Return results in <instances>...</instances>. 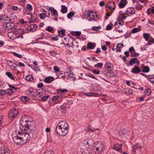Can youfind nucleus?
<instances>
[{"label":"nucleus","mask_w":154,"mask_h":154,"mask_svg":"<svg viewBox=\"0 0 154 154\" xmlns=\"http://www.w3.org/2000/svg\"><path fill=\"white\" fill-rule=\"evenodd\" d=\"M20 128L21 131H18L22 139L24 144L28 142L30 140L29 133H31L35 128L36 125L33 121H30L25 116H23L20 119Z\"/></svg>","instance_id":"obj_1"},{"label":"nucleus","mask_w":154,"mask_h":154,"mask_svg":"<svg viewBox=\"0 0 154 154\" xmlns=\"http://www.w3.org/2000/svg\"><path fill=\"white\" fill-rule=\"evenodd\" d=\"M69 125L65 121H61L56 127V131L60 136H65L68 131Z\"/></svg>","instance_id":"obj_2"},{"label":"nucleus","mask_w":154,"mask_h":154,"mask_svg":"<svg viewBox=\"0 0 154 154\" xmlns=\"http://www.w3.org/2000/svg\"><path fill=\"white\" fill-rule=\"evenodd\" d=\"M12 136L14 143L18 145H22L24 144L22 141L21 137L20 136V133L16 134L15 132H13L12 134Z\"/></svg>","instance_id":"obj_3"},{"label":"nucleus","mask_w":154,"mask_h":154,"mask_svg":"<svg viewBox=\"0 0 154 154\" xmlns=\"http://www.w3.org/2000/svg\"><path fill=\"white\" fill-rule=\"evenodd\" d=\"M19 114V112L17 109L15 108L11 110L8 113L9 117L12 120L16 117Z\"/></svg>","instance_id":"obj_4"},{"label":"nucleus","mask_w":154,"mask_h":154,"mask_svg":"<svg viewBox=\"0 0 154 154\" xmlns=\"http://www.w3.org/2000/svg\"><path fill=\"white\" fill-rule=\"evenodd\" d=\"M16 27L15 24L11 22L5 23L3 26L4 29L7 30H10L12 29L14 30Z\"/></svg>","instance_id":"obj_5"},{"label":"nucleus","mask_w":154,"mask_h":154,"mask_svg":"<svg viewBox=\"0 0 154 154\" xmlns=\"http://www.w3.org/2000/svg\"><path fill=\"white\" fill-rule=\"evenodd\" d=\"M93 146L96 148L95 150L97 151H98L100 152H102L104 149V146L101 143H99L98 142L94 143Z\"/></svg>","instance_id":"obj_6"},{"label":"nucleus","mask_w":154,"mask_h":154,"mask_svg":"<svg viewBox=\"0 0 154 154\" xmlns=\"http://www.w3.org/2000/svg\"><path fill=\"white\" fill-rule=\"evenodd\" d=\"M14 30L17 35L18 36V38H23L22 35L25 33L24 30L21 28H18L16 27L14 28Z\"/></svg>","instance_id":"obj_7"},{"label":"nucleus","mask_w":154,"mask_h":154,"mask_svg":"<svg viewBox=\"0 0 154 154\" xmlns=\"http://www.w3.org/2000/svg\"><path fill=\"white\" fill-rule=\"evenodd\" d=\"M8 65L10 68L13 70H17V65L14 62L11 60H8L7 61Z\"/></svg>","instance_id":"obj_8"},{"label":"nucleus","mask_w":154,"mask_h":154,"mask_svg":"<svg viewBox=\"0 0 154 154\" xmlns=\"http://www.w3.org/2000/svg\"><path fill=\"white\" fill-rule=\"evenodd\" d=\"M14 31L9 32L8 34V37L11 39L14 40L15 39L18 38V36L17 35L14 29L13 30Z\"/></svg>","instance_id":"obj_9"},{"label":"nucleus","mask_w":154,"mask_h":154,"mask_svg":"<svg viewBox=\"0 0 154 154\" xmlns=\"http://www.w3.org/2000/svg\"><path fill=\"white\" fill-rule=\"evenodd\" d=\"M0 152L2 154H11V152L9 149L5 146L0 148Z\"/></svg>","instance_id":"obj_10"},{"label":"nucleus","mask_w":154,"mask_h":154,"mask_svg":"<svg viewBox=\"0 0 154 154\" xmlns=\"http://www.w3.org/2000/svg\"><path fill=\"white\" fill-rule=\"evenodd\" d=\"M31 15V17L29 20L28 22L29 23H34L36 20L37 18V14L34 12Z\"/></svg>","instance_id":"obj_11"},{"label":"nucleus","mask_w":154,"mask_h":154,"mask_svg":"<svg viewBox=\"0 0 154 154\" xmlns=\"http://www.w3.org/2000/svg\"><path fill=\"white\" fill-rule=\"evenodd\" d=\"M91 139H86L83 140V144L84 146H85L86 148H89L91 144Z\"/></svg>","instance_id":"obj_12"},{"label":"nucleus","mask_w":154,"mask_h":154,"mask_svg":"<svg viewBox=\"0 0 154 154\" xmlns=\"http://www.w3.org/2000/svg\"><path fill=\"white\" fill-rule=\"evenodd\" d=\"M126 12L127 15L130 16L135 13V9L133 8H128L126 10Z\"/></svg>","instance_id":"obj_13"},{"label":"nucleus","mask_w":154,"mask_h":154,"mask_svg":"<svg viewBox=\"0 0 154 154\" xmlns=\"http://www.w3.org/2000/svg\"><path fill=\"white\" fill-rule=\"evenodd\" d=\"M131 72L132 73L137 74L141 72V70L140 69L139 66L137 65H135L133 69H132Z\"/></svg>","instance_id":"obj_14"},{"label":"nucleus","mask_w":154,"mask_h":154,"mask_svg":"<svg viewBox=\"0 0 154 154\" xmlns=\"http://www.w3.org/2000/svg\"><path fill=\"white\" fill-rule=\"evenodd\" d=\"M37 94L39 97H41L46 94L45 91L43 88H41L37 90Z\"/></svg>","instance_id":"obj_15"},{"label":"nucleus","mask_w":154,"mask_h":154,"mask_svg":"<svg viewBox=\"0 0 154 154\" xmlns=\"http://www.w3.org/2000/svg\"><path fill=\"white\" fill-rule=\"evenodd\" d=\"M26 94L28 96L34 97H35L36 94L33 91L32 89H29L26 92Z\"/></svg>","instance_id":"obj_16"},{"label":"nucleus","mask_w":154,"mask_h":154,"mask_svg":"<svg viewBox=\"0 0 154 154\" xmlns=\"http://www.w3.org/2000/svg\"><path fill=\"white\" fill-rule=\"evenodd\" d=\"M49 9L51 11L52 16H54L55 17H56L58 16V12L57 11L54 9L53 7H49Z\"/></svg>","instance_id":"obj_17"},{"label":"nucleus","mask_w":154,"mask_h":154,"mask_svg":"<svg viewBox=\"0 0 154 154\" xmlns=\"http://www.w3.org/2000/svg\"><path fill=\"white\" fill-rule=\"evenodd\" d=\"M122 144L118 143H116L113 147V149L116 150L121 152L122 151Z\"/></svg>","instance_id":"obj_18"},{"label":"nucleus","mask_w":154,"mask_h":154,"mask_svg":"<svg viewBox=\"0 0 154 154\" xmlns=\"http://www.w3.org/2000/svg\"><path fill=\"white\" fill-rule=\"evenodd\" d=\"M37 28V26L35 24H31L29 26L27 27L28 30L31 32L35 31Z\"/></svg>","instance_id":"obj_19"},{"label":"nucleus","mask_w":154,"mask_h":154,"mask_svg":"<svg viewBox=\"0 0 154 154\" xmlns=\"http://www.w3.org/2000/svg\"><path fill=\"white\" fill-rule=\"evenodd\" d=\"M54 78L51 76H49L46 77L44 79V82L47 83H50L53 81L54 80Z\"/></svg>","instance_id":"obj_20"},{"label":"nucleus","mask_w":154,"mask_h":154,"mask_svg":"<svg viewBox=\"0 0 154 154\" xmlns=\"http://www.w3.org/2000/svg\"><path fill=\"white\" fill-rule=\"evenodd\" d=\"M107 7L109 10L115 9L116 6L115 5V3L113 2H109L107 5Z\"/></svg>","instance_id":"obj_21"},{"label":"nucleus","mask_w":154,"mask_h":154,"mask_svg":"<svg viewBox=\"0 0 154 154\" xmlns=\"http://www.w3.org/2000/svg\"><path fill=\"white\" fill-rule=\"evenodd\" d=\"M127 4V2L126 0H121L119 4V6L120 8H122L125 6Z\"/></svg>","instance_id":"obj_22"},{"label":"nucleus","mask_w":154,"mask_h":154,"mask_svg":"<svg viewBox=\"0 0 154 154\" xmlns=\"http://www.w3.org/2000/svg\"><path fill=\"white\" fill-rule=\"evenodd\" d=\"M104 67L106 69H107L109 71L111 70L113 68L112 65L109 62L106 63L105 64Z\"/></svg>","instance_id":"obj_23"},{"label":"nucleus","mask_w":154,"mask_h":154,"mask_svg":"<svg viewBox=\"0 0 154 154\" xmlns=\"http://www.w3.org/2000/svg\"><path fill=\"white\" fill-rule=\"evenodd\" d=\"M85 95L89 97L94 96L95 97H99L100 95L98 93L93 92H88L85 93Z\"/></svg>","instance_id":"obj_24"},{"label":"nucleus","mask_w":154,"mask_h":154,"mask_svg":"<svg viewBox=\"0 0 154 154\" xmlns=\"http://www.w3.org/2000/svg\"><path fill=\"white\" fill-rule=\"evenodd\" d=\"M92 89L97 92L100 91L101 89V87L97 84L94 85L92 87Z\"/></svg>","instance_id":"obj_25"},{"label":"nucleus","mask_w":154,"mask_h":154,"mask_svg":"<svg viewBox=\"0 0 154 154\" xmlns=\"http://www.w3.org/2000/svg\"><path fill=\"white\" fill-rule=\"evenodd\" d=\"M67 72L68 74V77L69 78H72L74 76L73 72L70 68H68L67 70Z\"/></svg>","instance_id":"obj_26"},{"label":"nucleus","mask_w":154,"mask_h":154,"mask_svg":"<svg viewBox=\"0 0 154 154\" xmlns=\"http://www.w3.org/2000/svg\"><path fill=\"white\" fill-rule=\"evenodd\" d=\"M143 36L145 41H148L149 38H150L152 37L150 36V34L148 33H143Z\"/></svg>","instance_id":"obj_27"},{"label":"nucleus","mask_w":154,"mask_h":154,"mask_svg":"<svg viewBox=\"0 0 154 154\" xmlns=\"http://www.w3.org/2000/svg\"><path fill=\"white\" fill-rule=\"evenodd\" d=\"M147 14L149 15H150L152 14H154V7L152 6L151 8H149L147 10Z\"/></svg>","instance_id":"obj_28"},{"label":"nucleus","mask_w":154,"mask_h":154,"mask_svg":"<svg viewBox=\"0 0 154 154\" xmlns=\"http://www.w3.org/2000/svg\"><path fill=\"white\" fill-rule=\"evenodd\" d=\"M95 44L91 42H89L87 44V47L88 49H93L95 47Z\"/></svg>","instance_id":"obj_29"},{"label":"nucleus","mask_w":154,"mask_h":154,"mask_svg":"<svg viewBox=\"0 0 154 154\" xmlns=\"http://www.w3.org/2000/svg\"><path fill=\"white\" fill-rule=\"evenodd\" d=\"M61 12L63 14L66 13L67 11V7L64 5H62L61 6Z\"/></svg>","instance_id":"obj_30"},{"label":"nucleus","mask_w":154,"mask_h":154,"mask_svg":"<svg viewBox=\"0 0 154 154\" xmlns=\"http://www.w3.org/2000/svg\"><path fill=\"white\" fill-rule=\"evenodd\" d=\"M140 146L137 144V145H134L133 147V152L134 153L137 150H140Z\"/></svg>","instance_id":"obj_31"},{"label":"nucleus","mask_w":154,"mask_h":154,"mask_svg":"<svg viewBox=\"0 0 154 154\" xmlns=\"http://www.w3.org/2000/svg\"><path fill=\"white\" fill-rule=\"evenodd\" d=\"M58 34L59 36L62 37L65 35V30L64 29H62L60 30H58Z\"/></svg>","instance_id":"obj_32"},{"label":"nucleus","mask_w":154,"mask_h":154,"mask_svg":"<svg viewBox=\"0 0 154 154\" xmlns=\"http://www.w3.org/2000/svg\"><path fill=\"white\" fill-rule=\"evenodd\" d=\"M141 27L140 26V27H138V28H134L131 31V32L132 33H135L137 32H140L141 30Z\"/></svg>","instance_id":"obj_33"},{"label":"nucleus","mask_w":154,"mask_h":154,"mask_svg":"<svg viewBox=\"0 0 154 154\" xmlns=\"http://www.w3.org/2000/svg\"><path fill=\"white\" fill-rule=\"evenodd\" d=\"M142 6L141 4L137 3L135 5V8L138 11L142 9Z\"/></svg>","instance_id":"obj_34"},{"label":"nucleus","mask_w":154,"mask_h":154,"mask_svg":"<svg viewBox=\"0 0 154 154\" xmlns=\"http://www.w3.org/2000/svg\"><path fill=\"white\" fill-rule=\"evenodd\" d=\"M20 99L21 101L25 102L29 100V98L26 96H22L20 97Z\"/></svg>","instance_id":"obj_35"},{"label":"nucleus","mask_w":154,"mask_h":154,"mask_svg":"<svg viewBox=\"0 0 154 154\" xmlns=\"http://www.w3.org/2000/svg\"><path fill=\"white\" fill-rule=\"evenodd\" d=\"M149 71V67L147 66H144L142 70V72H148Z\"/></svg>","instance_id":"obj_36"},{"label":"nucleus","mask_w":154,"mask_h":154,"mask_svg":"<svg viewBox=\"0 0 154 154\" xmlns=\"http://www.w3.org/2000/svg\"><path fill=\"white\" fill-rule=\"evenodd\" d=\"M144 93L147 96L149 95L151 93V91L150 88H146L144 90Z\"/></svg>","instance_id":"obj_37"},{"label":"nucleus","mask_w":154,"mask_h":154,"mask_svg":"<svg viewBox=\"0 0 154 154\" xmlns=\"http://www.w3.org/2000/svg\"><path fill=\"white\" fill-rule=\"evenodd\" d=\"M25 79L27 81H32L33 79L32 75H28L26 76Z\"/></svg>","instance_id":"obj_38"},{"label":"nucleus","mask_w":154,"mask_h":154,"mask_svg":"<svg viewBox=\"0 0 154 154\" xmlns=\"http://www.w3.org/2000/svg\"><path fill=\"white\" fill-rule=\"evenodd\" d=\"M6 75L10 78L11 79L14 80V77L12 75V74L9 72H7L6 73Z\"/></svg>","instance_id":"obj_39"},{"label":"nucleus","mask_w":154,"mask_h":154,"mask_svg":"<svg viewBox=\"0 0 154 154\" xmlns=\"http://www.w3.org/2000/svg\"><path fill=\"white\" fill-rule=\"evenodd\" d=\"M113 25L111 23H110L107 25L106 27V29L107 30H109L111 29L113 27Z\"/></svg>","instance_id":"obj_40"},{"label":"nucleus","mask_w":154,"mask_h":154,"mask_svg":"<svg viewBox=\"0 0 154 154\" xmlns=\"http://www.w3.org/2000/svg\"><path fill=\"white\" fill-rule=\"evenodd\" d=\"M95 130V129L92 128L91 125H89L87 127V131L88 132H91L94 131Z\"/></svg>","instance_id":"obj_41"},{"label":"nucleus","mask_w":154,"mask_h":154,"mask_svg":"<svg viewBox=\"0 0 154 154\" xmlns=\"http://www.w3.org/2000/svg\"><path fill=\"white\" fill-rule=\"evenodd\" d=\"M42 101L43 102H45L48 100V99L49 97V96L48 95L46 96V94H45V95H44L42 96Z\"/></svg>","instance_id":"obj_42"},{"label":"nucleus","mask_w":154,"mask_h":154,"mask_svg":"<svg viewBox=\"0 0 154 154\" xmlns=\"http://www.w3.org/2000/svg\"><path fill=\"white\" fill-rule=\"evenodd\" d=\"M125 17H123L121 18L122 19L118 20L119 24L121 25H123L124 23V21H123V20L125 19Z\"/></svg>","instance_id":"obj_43"},{"label":"nucleus","mask_w":154,"mask_h":154,"mask_svg":"<svg viewBox=\"0 0 154 154\" xmlns=\"http://www.w3.org/2000/svg\"><path fill=\"white\" fill-rule=\"evenodd\" d=\"M136 58H133L131 59L129 61V64L131 66H132L136 62Z\"/></svg>","instance_id":"obj_44"},{"label":"nucleus","mask_w":154,"mask_h":154,"mask_svg":"<svg viewBox=\"0 0 154 154\" xmlns=\"http://www.w3.org/2000/svg\"><path fill=\"white\" fill-rule=\"evenodd\" d=\"M6 91V94H9V95H11L12 94H13L14 91L11 88H8L7 89Z\"/></svg>","instance_id":"obj_45"},{"label":"nucleus","mask_w":154,"mask_h":154,"mask_svg":"<svg viewBox=\"0 0 154 154\" xmlns=\"http://www.w3.org/2000/svg\"><path fill=\"white\" fill-rule=\"evenodd\" d=\"M12 54L13 55H14L16 56V57H17L19 58H21L23 57V56L22 55L20 54H19L14 52H12Z\"/></svg>","instance_id":"obj_46"},{"label":"nucleus","mask_w":154,"mask_h":154,"mask_svg":"<svg viewBox=\"0 0 154 154\" xmlns=\"http://www.w3.org/2000/svg\"><path fill=\"white\" fill-rule=\"evenodd\" d=\"M57 91L58 92H60L62 94L67 92L68 91V90L67 89H58L57 90Z\"/></svg>","instance_id":"obj_47"},{"label":"nucleus","mask_w":154,"mask_h":154,"mask_svg":"<svg viewBox=\"0 0 154 154\" xmlns=\"http://www.w3.org/2000/svg\"><path fill=\"white\" fill-rule=\"evenodd\" d=\"M150 39L148 41L147 44L151 45L154 43V39L152 37H151Z\"/></svg>","instance_id":"obj_48"},{"label":"nucleus","mask_w":154,"mask_h":154,"mask_svg":"<svg viewBox=\"0 0 154 154\" xmlns=\"http://www.w3.org/2000/svg\"><path fill=\"white\" fill-rule=\"evenodd\" d=\"M46 13H43L40 14V17L42 20H44L45 19V17H46Z\"/></svg>","instance_id":"obj_49"},{"label":"nucleus","mask_w":154,"mask_h":154,"mask_svg":"<svg viewBox=\"0 0 154 154\" xmlns=\"http://www.w3.org/2000/svg\"><path fill=\"white\" fill-rule=\"evenodd\" d=\"M47 31L49 32H51L53 30V27L51 26H48L45 29Z\"/></svg>","instance_id":"obj_50"},{"label":"nucleus","mask_w":154,"mask_h":154,"mask_svg":"<svg viewBox=\"0 0 154 154\" xmlns=\"http://www.w3.org/2000/svg\"><path fill=\"white\" fill-rule=\"evenodd\" d=\"M74 14L73 12H70L67 14V17L69 19L71 17H72Z\"/></svg>","instance_id":"obj_51"},{"label":"nucleus","mask_w":154,"mask_h":154,"mask_svg":"<svg viewBox=\"0 0 154 154\" xmlns=\"http://www.w3.org/2000/svg\"><path fill=\"white\" fill-rule=\"evenodd\" d=\"M103 66V64L101 63H98L95 64L94 66L97 68H101Z\"/></svg>","instance_id":"obj_52"},{"label":"nucleus","mask_w":154,"mask_h":154,"mask_svg":"<svg viewBox=\"0 0 154 154\" xmlns=\"http://www.w3.org/2000/svg\"><path fill=\"white\" fill-rule=\"evenodd\" d=\"M101 28V27L100 26H93L91 29L94 30H95V31H97L99 29H100Z\"/></svg>","instance_id":"obj_53"},{"label":"nucleus","mask_w":154,"mask_h":154,"mask_svg":"<svg viewBox=\"0 0 154 154\" xmlns=\"http://www.w3.org/2000/svg\"><path fill=\"white\" fill-rule=\"evenodd\" d=\"M23 14L25 15L27 14L30 15L32 14V13L29 11L25 10L23 11Z\"/></svg>","instance_id":"obj_54"},{"label":"nucleus","mask_w":154,"mask_h":154,"mask_svg":"<svg viewBox=\"0 0 154 154\" xmlns=\"http://www.w3.org/2000/svg\"><path fill=\"white\" fill-rule=\"evenodd\" d=\"M27 10L29 11H31L32 10V5L29 4H28L26 6Z\"/></svg>","instance_id":"obj_55"},{"label":"nucleus","mask_w":154,"mask_h":154,"mask_svg":"<svg viewBox=\"0 0 154 154\" xmlns=\"http://www.w3.org/2000/svg\"><path fill=\"white\" fill-rule=\"evenodd\" d=\"M129 50L131 53H133L135 51V50L133 46H131Z\"/></svg>","instance_id":"obj_56"},{"label":"nucleus","mask_w":154,"mask_h":154,"mask_svg":"<svg viewBox=\"0 0 154 154\" xmlns=\"http://www.w3.org/2000/svg\"><path fill=\"white\" fill-rule=\"evenodd\" d=\"M6 94V91H4L2 89H0V96H2L5 95Z\"/></svg>","instance_id":"obj_57"},{"label":"nucleus","mask_w":154,"mask_h":154,"mask_svg":"<svg viewBox=\"0 0 154 154\" xmlns=\"http://www.w3.org/2000/svg\"><path fill=\"white\" fill-rule=\"evenodd\" d=\"M93 73L96 74H99L100 73V71L98 69H94L92 71Z\"/></svg>","instance_id":"obj_58"},{"label":"nucleus","mask_w":154,"mask_h":154,"mask_svg":"<svg viewBox=\"0 0 154 154\" xmlns=\"http://www.w3.org/2000/svg\"><path fill=\"white\" fill-rule=\"evenodd\" d=\"M59 97V95H57L52 97L51 99L52 100H56Z\"/></svg>","instance_id":"obj_59"},{"label":"nucleus","mask_w":154,"mask_h":154,"mask_svg":"<svg viewBox=\"0 0 154 154\" xmlns=\"http://www.w3.org/2000/svg\"><path fill=\"white\" fill-rule=\"evenodd\" d=\"M5 86V83L4 82H0V87L1 88H4Z\"/></svg>","instance_id":"obj_60"},{"label":"nucleus","mask_w":154,"mask_h":154,"mask_svg":"<svg viewBox=\"0 0 154 154\" xmlns=\"http://www.w3.org/2000/svg\"><path fill=\"white\" fill-rule=\"evenodd\" d=\"M54 69L55 72H59L60 69L57 66H55L54 67Z\"/></svg>","instance_id":"obj_61"},{"label":"nucleus","mask_w":154,"mask_h":154,"mask_svg":"<svg viewBox=\"0 0 154 154\" xmlns=\"http://www.w3.org/2000/svg\"><path fill=\"white\" fill-rule=\"evenodd\" d=\"M90 16V14H88V12H87V13H85L84 14V16L86 18H88V17H89Z\"/></svg>","instance_id":"obj_62"},{"label":"nucleus","mask_w":154,"mask_h":154,"mask_svg":"<svg viewBox=\"0 0 154 154\" xmlns=\"http://www.w3.org/2000/svg\"><path fill=\"white\" fill-rule=\"evenodd\" d=\"M121 48V47L119 46L118 45H116V51L117 52H121V49H120V48Z\"/></svg>","instance_id":"obj_63"},{"label":"nucleus","mask_w":154,"mask_h":154,"mask_svg":"<svg viewBox=\"0 0 154 154\" xmlns=\"http://www.w3.org/2000/svg\"><path fill=\"white\" fill-rule=\"evenodd\" d=\"M44 154H54L53 151H48L45 152Z\"/></svg>","instance_id":"obj_64"}]
</instances>
